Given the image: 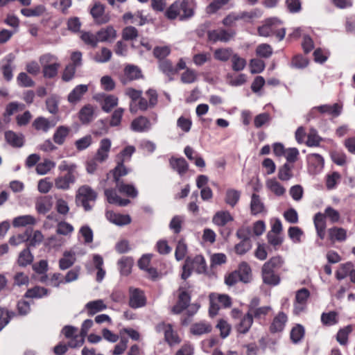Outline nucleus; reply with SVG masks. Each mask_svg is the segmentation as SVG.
Returning a JSON list of instances; mask_svg holds the SVG:
<instances>
[{
	"label": "nucleus",
	"mask_w": 355,
	"mask_h": 355,
	"mask_svg": "<svg viewBox=\"0 0 355 355\" xmlns=\"http://www.w3.org/2000/svg\"><path fill=\"white\" fill-rule=\"evenodd\" d=\"M60 172H66L55 179V187L58 189L68 190L71 184H74L79 176L78 166L75 163L63 160L58 166Z\"/></svg>",
	"instance_id": "1"
},
{
	"label": "nucleus",
	"mask_w": 355,
	"mask_h": 355,
	"mask_svg": "<svg viewBox=\"0 0 355 355\" xmlns=\"http://www.w3.org/2000/svg\"><path fill=\"white\" fill-rule=\"evenodd\" d=\"M282 25V21L277 18L268 19L261 26L258 28V33L262 37L275 35L281 41L286 34V30Z\"/></svg>",
	"instance_id": "2"
},
{
	"label": "nucleus",
	"mask_w": 355,
	"mask_h": 355,
	"mask_svg": "<svg viewBox=\"0 0 355 355\" xmlns=\"http://www.w3.org/2000/svg\"><path fill=\"white\" fill-rule=\"evenodd\" d=\"M195 271L198 274L205 273L207 264L205 259L202 255H196L194 257H187L183 266L182 279H187Z\"/></svg>",
	"instance_id": "3"
},
{
	"label": "nucleus",
	"mask_w": 355,
	"mask_h": 355,
	"mask_svg": "<svg viewBox=\"0 0 355 355\" xmlns=\"http://www.w3.org/2000/svg\"><path fill=\"white\" fill-rule=\"evenodd\" d=\"M235 35V31L232 29L227 30L223 28L207 31V38L209 41L213 43L218 42L227 43L232 40Z\"/></svg>",
	"instance_id": "4"
},
{
	"label": "nucleus",
	"mask_w": 355,
	"mask_h": 355,
	"mask_svg": "<svg viewBox=\"0 0 355 355\" xmlns=\"http://www.w3.org/2000/svg\"><path fill=\"white\" fill-rule=\"evenodd\" d=\"M94 99L101 105L102 110L105 112H110L112 108L118 104V98L112 94L99 93L94 96Z\"/></svg>",
	"instance_id": "5"
},
{
	"label": "nucleus",
	"mask_w": 355,
	"mask_h": 355,
	"mask_svg": "<svg viewBox=\"0 0 355 355\" xmlns=\"http://www.w3.org/2000/svg\"><path fill=\"white\" fill-rule=\"evenodd\" d=\"M310 296V292L306 288H301L296 292L295 302L294 304L295 314H300L304 311L306 306V302Z\"/></svg>",
	"instance_id": "6"
},
{
	"label": "nucleus",
	"mask_w": 355,
	"mask_h": 355,
	"mask_svg": "<svg viewBox=\"0 0 355 355\" xmlns=\"http://www.w3.org/2000/svg\"><path fill=\"white\" fill-rule=\"evenodd\" d=\"M111 145V140L108 138H104L101 140L99 147L94 156L98 163H103L108 159Z\"/></svg>",
	"instance_id": "7"
},
{
	"label": "nucleus",
	"mask_w": 355,
	"mask_h": 355,
	"mask_svg": "<svg viewBox=\"0 0 355 355\" xmlns=\"http://www.w3.org/2000/svg\"><path fill=\"white\" fill-rule=\"evenodd\" d=\"M309 170L311 173H319L324 168V161L323 157L317 153H312L307 155Z\"/></svg>",
	"instance_id": "8"
},
{
	"label": "nucleus",
	"mask_w": 355,
	"mask_h": 355,
	"mask_svg": "<svg viewBox=\"0 0 355 355\" xmlns=\"http://www.w3.org/2000/svg\"><path fill=\"white\" fill-rule=\"evenodd\" d=\"M157 329L164 331L165 340L169 345L172 346L180 343V338L173 330L170 324L162 323L157 326Z\"/></svg>",
	"instance_id": "9"
},
{
	"label": "nucleus",
	"mask_w": 355,
	"mask_h": 355,
	"mask_svg": "<svg viewBox=\"0 0 355 355\" xmlns=\"http://www.w3.org/2000/svg\"><path fill=\"white\" fill-rule=\"evenodd\" d=\"M146 304V298L143 292L137 288H130L129 305L133 309H138Z\"/></svg>",
	"instance_id": "10"
},
{
	"label": "nucleus",
	"mask_w": 355,
	"mask_h": 355,
	"mask_svg": "<svg viewBox=\"0 0 355 355\" xmlns=\"http://www.w3.org/2000/svg\"><path fill=\"white\" fill-rule=\"evenodd\" d=\"M90 13L98 24H104L110 20L108 15L105 14V8L100 3H96L90 10Z\"/></svg>",
	"instance_id": "11"
},
{
	"label": "nucleus",
	"mask_w": 355,
	"mask_h": 355,
	"mask_svg": "<svg viewBox=\"0 0 355 355\" xmlns=\"http://www.w3.org/2000/svg\"><path fill=\"white\" fill-rule=\"evenodd\" d=\"M190 295L187 293L184 288L181 286L180 288V294L178 297V302L176 305L173 308V312L178 314L185 309L190 302Z\"/></svg>",
	"instance_id": "12"
},
{
	"label": "nucleus",
	"mask_w": 355,
	"mask_h": 355,
	"mask_svg": "<svg viewBox=\"0 0 355 355\" xmlns=\"http://www.w3.org/2000/svg\"><path fill=\"white\" fill-rule=\"evenodd\" d=\"M313 223L317 232V235L320 239H324L325 236L326 218L321 212H318L313 217Z\"/></svg>",
	"instance_id": "13"
},
{
	"label": "nucleus",
	"mask_w": 355,
	"mask_h": 355,
	"mask_svg": "<svg viewBox=\"0 0 355 355\" xmlns=\"http://www.w3.org/2000/svg\"><path fill=\"white\" fill-rule=\"evenodd\" d=\"M98 42H112L116 37V31L112 26H107L102 28L97 32Z\"/></svg>",
	"instance_id": "14"
},
{
	"label": "nucleus",
	"mask_w": 355,
	"mask_h": 355,
	"mask_svg": "<svg viewBox=\"0 0 355 355\" xmlns=\"http://www.w3.org/2000/svg\"><path fill=\"white\" fill-rule=\"evenodd\" d=\"M152 124L145 116H139L134 119L131 123V129L135 132H146L151 128Z\"/></svg>",
	"instance_id": "15"
},
{
	"label": "nucleus",
	"mask_w": 355,
	"mask_h": 355,
	"mask_svg": "<svg viewBox=\"0 0 355 355\" xmlns=\"http://www.w3.org/2000/svg\"><path fill=\"white\" fill-rule=\"evenodd\" d=\"M76 198V200H96L97 193L90 186L85 184L78 189Z\"/></svg>",
	"instance_id": "16"
},
{
	"label": "nucleus",
	"mask_w": 355,
	"mask_h": 355,
	"mask_svg": "<svg viewBox=\"0 0 355 355\" xmlns=\"http://www.w3.org/2000/svg\"><path fill=\"white\" fill-rule=\"evenodd\" d=\"M262 279L264 284L270 286H277L280 282L279 276L274 270L268 269L262 266L261 268Z\"/></svg>",
	"instance_id": "17"
},
{
	"label": "nucleus",
	"mask_w": 355,
	"mask_h": 355,
	"mask_svg": "<svg viewBox=\"0 0 355 355\" xmlns=\"http://www.w3.org/2000/svg\"><path fill=\"white\" fill-rule=\"evenodd\" d=\"M169 164L171 167L178 172L180 176L184 175L189 168V165L183 157H171L169 159Z\"/></svg>",
	"instance_id": "18"
},
{
	"label": "nucleus",
	"mask_w": 355,
	"mask_h": 355,
	"mask_svg": "<svg viewBox=\"0 0 355 355\" xmlns=\"http://www.w3.org/2000/svg\"><path fill=\"white\" fill-rule=\"evenodd\" d=\"M266 187L277 197H282L286 192V189L275 178L268 179L266 182Z\"/></svg>",
	"instance_id": "19"
},
{
	"label": "nucleus",
	"mask_w": 355,
	"mask_h": 355,
	"mask_svg": "<svg viewBox=\"0 0 355 355\" xmlns=\"http://www.w3.org/2000/svg\"><path fill=\"white\" fill-rule=\"evenodd\" d=\"M76 262V254L71 250L64 251L63 257L59 260V268L62 270H67Z\"/></svg>",
	"instance_id": "20"
},
{
	"label": "nucleus",
	"mask_w": 355,
	"mask_h": 355,
	"mask_svg": "<svg viewBox=\"0 0 355 355\" xmlns=\"http://www.w3.org/2000/svg\"><path fill=\"white\" fill-rule=\"evenodd\" d=\"M28 234H27V243L28 247H36L42 243L44 236L40 230H33L27 229Z\"/></svg>",
	"instance_id": "21"
},
{
	"label": "nucleus",
	"mask_w": 355,
	"mask_h": 355,
	"mask_svg": "<svg viewBox=\"0 0 355 355\" xmlns=\"http://www.w3.org/2000/svg\"><path fill=\"white\" fill-rule=\"evenodd\" d=\"M342 105L338 103L333 105H322L317 106V109L321 114H328L334 117L338 116L342 112Z\"/></svg>",
	"instance_id": "22"
},
{
	"label": "nucleus",
	"mask_w": 355,
	"mask_h": 355,
	"mask_svg": "<svg viewBox=\"0 0 355 355\" xmlns=\"http://www.w3.org/2000/svg\"><path fill=\"white\" fill-rule=\"evenodd\" d=\"M286 322V315L283 312L279 313L278 315L275 317L270 325L271 332L276 333L282 331L284 329Z\"/></svg>",
	"instance_id": "23"
},
{
	"label": "nucleus",
	"mask_w": 355,
	"mask_h": 355,
	"mask_svg": "<svg viewBox=\"0 0 355 355\" xmlns=\"http://www.w3.org/2000/svg\"><path fill=\"white\" fill-rule=\"evenodd\" d=\"M181 6V20L191 17L194 15L195 1L194 0H183L180 2Z\"/></svg>",
	"instance_id": "24"
},
{
	"label": "nucleus",
	"mask_w": 355,
	"mask_h": 355,
	"mask_svg": "<svg viewBox=\"0 0 355 355\" xmlns=\"http://www.w3.org/2000/svg\"><path fill=\"white\" fill-rule=\"evenodd\" d=\"M88 91V85H77L68 95V101L71 103L79 101L83 96Z\"/></svg>",
	"instance_id": "25"
},
{
	"label": "nucleus",
	"mask_w": 355,
	"mask_h": 355,
	"mask_svg": "<svg viewBox=\"0 0 355 355\" xmlns=\"http://www.w3.org/2000/svg\"><path fill=\"white\" fill-rule=\"evenodd\" d=\"M253 323V318L247 312L240 320V321L236 325L237 331L240 334H245L249 331L250 327Z\"/></svg>",
	"instance_id": "26"
},
{
	"label": "nucleus",
	"mask_w": 355,
	"mask_h": 355,
	"mask_svg": "<svg viewBox=\"0 0 355 355\" xmlns=\"http://www.w3.org/2000/svg\"><path fill=\"white\" fill-rule=\"evenodd\" d=\"M92 262L95 268L97 270L96 279L98 282H101L105 275V270L103 268L104 263L103 259L100 254H94L92 256Z\"/></svg>",
	"instance_id": "27"
},
{
	"label": "nucleus",
	"mask_w": 355,
	"mask_h": 355,
	"mask_svg": "<svg viewBox=\"0 0 355 355\" xmlns=\"http://www.w3.org/2000/svg\"><path fill=\"white\" fill-rule=\"evenodd\" d=\"M330 240L343 242L347 239V230L343 227H333L328 230Z\"/></svg>",
	"instance_id": "28"
},
{
	"label": "nucleus",
	"mask_w": 355,
	"mask_h": 355,
	"mask_svg": "<svg viewBox=\"0 0 355 355\" xmlns=\"http://www.w3.org/2000/svg\"><path fill=\"white\" fill-rule=\"evenodd\" d=\"M125 94L132 101L130 104V112L131 113H136L137 112L136 101L141 96V91L133 88H127L125 91Z\"/></svg>",
	"instance_id": "29"
},
{
	"label": "nucleus",
	"mask_w": 355,
	"mask_h": 355,
	"mask_svg": "<svg viewBox=\"0 0 355 355\" xmlns=\"http://www.w3.org/2000/svg\"><path fill=\"white\" fill-rule=\"evenodd\" d=\"M191 333L196 336L208 334L211 331V325L207 322L194 323L190 328Z\"/></svg>",
	"instance_id": "30"
},
{
	"label": "nucleus",
	"mask_w": 355,
	"mask_h": 355,
	"mask_svg": "<svg viewBox=\"0 0 355 355\" xmlns=\"http://www.w3.org/2000/svg\"><path fill=\"white\" fill-rule=\"evenodd\" d=\"M5 139L13 147L19 148L24 145V136L18 135L13 131L6 132Z\"/></svg>",
	"instance_id": "31"
},
{
	"label": "nucleus",
	"mask_w": 355,
	"mask_h": 355,
	"mask_svg": "<svg viewBox=\"0 0 355 355\" xmlns=\"http://www.w3.org/2000/svg\"><path fill=\"white\" fill-rule=\"evenodd\" d=\"M94 116V107L89 104L85 105L79 112V119L83 123H88Z\"/></svg>",
	"instance_id": "32"
},
{
	"label": "nucleus",
	"mask_w": 355,
	"mask_h": 355,
	"mask_svg": "<svg viewBox=\"0 0 355 355\" xmlns=\"http://www.w3.org/2000/svg\"><path fill=\"white\" fill-rule=\"evenodd\" d=\"M234 53L231 48H218L214 51V58L220 62H227L232 58Z\"/></svg>",
	"instance_id": "33"
},
{
	"label": "nucleus",
	"mask_w": 355,
	"mask_h": 355,
	"mask_svg": "<svg viewBox=\"0 0 355 355\" xmlns=\"http://www.w3.org/2000/svg\"><path fill=\"white\" fill-rule=\"evenodd\" d=\"M238 272L240 281L244 283H248L250 281L252 277V271L250 266L245 263H241L238 270H235Z\"/></svg>",
	"instance_id": "34"
},
{
	"label": "nucleus",
	"mask_w": 355,
	"mask_h": 355,
	"mask_svg": "<svg viewBox=\"0 0 355 355\" xmlns=\"http://www.w3.org/2000/svg\"><path fill=\"white\" fill-rule=\"evenodd\" d=\"M89 315H93L98 312L105 310L107 306L102 300L90 301L85 305Z\"/></svg>",
	"instance_id": "35"
},
{
	"label": "nucleus",
	"mask_w": 355,
	"mask_h": 355,
	"mask_svg": "<svg viewBox=\"0 0 355 355\" xmlns=\"http://www.w3.org/2000/svg\"><path fill=\"white\" fill-rule=\"evenodd\" d=\"M36 223L35 218L31 215H23L15 217L12 220V225L15 227H26L33 225Z\"/></svg>",
	"instance_id": "36"
},
{
	"label": "nucleus",
	"mask_w": 355,
	"mask_h": 355,
	"mask_svg": "<svg viewBox=\"0 0 355 355\" xmlns=\"http://www.w3.org/2000/svg\"><path fill=\"white\" fill-rule=\"evenodd\" d=\"M80 275V268L76 267L68 271L64 279H60L59 282L53 284L54 287H59L62 284H68L74 282L78 279Z\"/></svg>",
	"instance_id": "37"
},
{
	"label": "nucleus",
	"mask_w": 355,
	"mask_h": 355,
	"mask_svg": "<svg viewBox=\"0 0 355 355\" xmlns=\"http://www.w3.org/2000/svg\"><path fill=\"white\" fill-rule=\"evenodd\" d=\"M15 59V56L12 54H9L6 58V63L2 67V73L4 78L7 81H10L12 78V71L14 69V66L12 65V63Z\"/></svg>",
	"instance_id": "38"
},
{
	"label": "nucleus",
	"mask_w": 355,
	"mask_h": 355,
	"mask_svg": "<svg viewBox=\"0 0 355 355\" xmlns=\"http://www.w3.org/2000/svg\"><path fill=\"white\" fill-rule=\"evenodd\" d=\"M69 132V128L64 125L59 126L53 137L54 142L58 145L63 144Z\"/></svg>",
	"instance_id": "39"
},
{
	"label": "nucleus",
	"mask_w": 355,
	"mask_h": 355,
	"mask_svg": "<svg viewBox=\"0 0 355 355\" xmlns=\"http://www.w3.org/2000/svg\"><path fill=\"white\" fill-rule=\"evenodd\" d=\"M55 125L51 123L47 119L40 116L36 118L33 122V126L38 131L46 132L49 130L53 127Z\"/></svg>",
	"instance_id": "40"
},
{
	"label": "nucleus",
	"mask_w": 355,
	"mask_h": 355,
	"mask_svg": "<svg viewBox=\"0 0 355 355\" xmlns=\"http://www.w3.org/2000/svg\"><path fill=\"white\" fill-rule=\"evenodd\" d=\"M233 218L228 211H220L215 214L212 222L218 226H224Z\"/></svg>",
	"instance_id": "41"
},
{
	"label": "nucleus",
	"mask_w": 355,
	"mask_h": 355,
	"mask_svg": "<svg viewBox=\"0 0 355 355\" xmlns=\"http://www.w3.org/2000/svg\"><path fill=\"white\" fill-rule=\"evenodd\" d=\"M341 181V175L336 171L329 173L326 175V187L327 189H335Z\"/></svg>",
	"instance_id": "42"
},
{
	"label": "nucleus",
	"mask_w": 355,
	"mask_h": 355,
	"mask_svg": "<svg viewBox=\"0 0 355 355\" xmlns=\"http://www.w3.org/2000/svg\"><path fill=\"white\" fill-rule=\"evenodd\" d=\"M141 76L140 69L134 65H128L124 69L125 80L123 83H125L126 80H133L138 79Z\"/></svg>",
	"instance_id": "43"
},
{
	"label": "nucleus",
	"mask_w": 355,
	"mask_h": 355,
	"mask_svg": "<svg viewBox=\"0 0 355 355\" xmlns=\"http://www.w3.org/2000/svg\"><path fill=\"white\" fill-rule=\"evenodd\" d=\"M159 68L162 73L170 77L171 79V76L177 73V69H175L169 60H160L159 62Z\"/></svg>",
	"instance_id": "44"
},
{
	"label": "nucleus",
	"mask_w": 355,
	"mask_h": 355,
	"mask_svg": "<svg viewBox=\"0 0 355 355\" xmlns=\"http://www.w3.org/2000/svg\"><path fill=\"white\" fill-rule=\"evenodd\" d=\"M165 15L169 19H175L178 17H179L181 19L182 13L180 2L176 1L173 4H171L166 10Z\"/></svg>",
	"instance_id": "45"
},
{
	"label": "nucleus",
	"mask_w": 355,
	"mask_h": 355,
	"mask_svg": "<svg viewBox=\"0 0 355 355\" xmlns=\"http://www.w3.org/2000/svg\"><path fill=\"white\" fill-rule=\"evenodd\" d=\"M284 259L281 256H275L271 257L268 261H266L263 267L272 270H275L281 268L284 264Z\"/></svg>",
	"instance_id": "46"
},
{
	"label": "nucleus",
	"mask_w": 355,
	"mask_h": 355,
	"mask_svg": "<svg viewBox=\"0 0 355 355\" xmlns=\"http://www.w3.org/2000/svg\"><path fill=\"white\" fill-rule=\"evenodd\" d=\"M33 260V256L28 248H26L19 253L17 259V263L19 266L24 267L31 264Z\"/></svg>",
	"instance_id": "47"
},
{
	"label": "nucleus",
	"mask_w": 355,
	"mask_h": 355,
	"mask_svg": "<svg viewBox=\"0 0 355 355\" xmlns=\"http://www.w3.org/2000/svg\"><path fill=\"white\" fill-rule=\"evenodd\" d=\"M352 269L353 264L351 262L340 264L336 272V278L338 280L345 279L347 275H350Z\"/></svg>",
	"instance_id": "48"
},
{
	"label": "nucleus",
	"mask_w": 355,
	"mask_h": 355,
	"mask_svg": "<svg viewBox=\"0 0 355 355\" xmlns=\"http://www.w3.org/2000/svg\"><path fill=\"white\" fill-rule=\"evenodd\" d=\"M198 79V73L196 70L187 68V69L181 74L180 80L184 84H191Z\"/></svg>",
	"instance_id": "49"
},
{
	"label": "nucleus",
	"mask_w": 355,
	"mask_h": 355,
	"mask_svg": "<svg viewBox=\"0 0 355 355\" xmlns=\"http://www.w3.org/2000/svg\"><path fill=\"white\" fill-rule=\"evenodd\" d=\"M55 166V163L49 159H44L42 162H40L36 166V172L39 175H45L48 173L52 168Z\"/></svg>",
	"instance_id": "50"
},
{
	"label": "nucleus",
	"mask_w": 355,
	"mask_h": 355,
	"mask_svg": "<svg viewBox=\"0 0 355 355\" xmlns=\"http://www.w3.org/2000/svg\"><path fill=\"white\" fill-rule=\"evenodd\" d=\"M48 295V290L44 287L35 286L28 289L25 293L26 297L41 298Z\"/></svg>",
	"instance_id": "51"
},
{
	"label": "nucleus",
	"mask_w": 355,
	"mask_h": 355,
	"mask_svg": "<svg viewBox=\"0 0 355 355\" xmlns=\"http://www.w3.org/2000/svg\"><path fill=\"white\" fill-rule=\"evenodd\" d=\"M118 264L121 274L127 275L131 272L133 259L131 257H125L119 261Z\"/></svg>",
	"instance_id": "52"
},
{
	"label": "nucleus",
	"mask_w": 355,
	"mask_h": 355,
	"mask_svg": "<svg viewBox=\"0 0 355 355\" xmlns=\"http://www.w3.org/2000/svg\"><path fill=\"white\" fill-rule=\"evenodd\" d=\"M135 151V148L132 146L125 147L116 157V162L124 163L130 160L132 154Z\"/></svg>",
	"instance_id": "53"
},
{
	"label": "nucleus",
	"mask_w": 355,
	"mask_h": 355,
	"mask_svg": "<svg viewBox=\"0 0 355 355\" xmlns=\"http://www.w3.org/2000/svg\"><path fill=\"white\" fill-rule=\"evenodd\" d=\"M293 166H290L288 163L284 164L279 168L278 178L282 181H288L291 179L293 175Z\"/></svg>",
	"instance_id": "54"
},
{
	"label": "nucleus",
	"mask_w": 355,
	"mask_h": 355,
	"mask_svg": "<svg viewBox=\"0 0 355 355\" xmlns=\"http://www.w3.org/2000/svg\"><path fill=\"white\" fill-rule=\"evenodd\" d=\"M231 62L232 68L235 71H241L243 70L246 66V60L237 53L233 54Z\"/></svg>",
	"instance_id": "55"
},
{
	"label": "nucleus",
	"mask_w": 355,
	"mask_h": 355,
	"mask_svg": "<svg viewBox=\"0 0 355 355\" xmlns=\"http://www.w3.org/2000/svg\"><path fill=\"white\" fill-rule=\"evenodd\" d=\"M24 108L25 105L23 103L18 102L10 103L6 107L4 117H9L17 112L23 110Z\"/></svg>",
	"instance_id": "56"
},
{
	"label": "nucleus",
	"mask_w": 355,
	"mask_h": 355,
	"mask_svg": "<svg viewBox=\"0 0 355 355\" xmlns=\"http://www.w3.org/2000/svg\"><path fill=\"white\" fill-rule=\"evenodd\" d=\"M116 166L113 169V178L115 181H119L122 176L126 175L130 172V169L125 166L124 163L116 162Z\"/></svg>",
	"instance_id": "57"
},
{
	"label": "nucleus",
	"mask_w": 355,
	"mask_h": 355,
	"mask_svg": "<svg viewBox=\"0 0 355 355\" xmlns=\"http://www.w3.org/2000/svg\"><path fill=\"white\" fill-rule=\"evenodd\" d=\"M44 12L45 8L41 5L33 8H24L21 10V14L27 17L40 16Z\"/></svg>",
	"instance_id": "58"
},
{
	"label": "nucleus",
	"mask_w": 355,
	"mask_h": 355,
	"mask_svg": "<svg viewBox=\"0 0 355 355\" xmlns=\"http://www.w3.org/2000/svg\"><path fill=\"white\" fill-rule=\"evenodd\" d=\"M352 329L351 326H347L343 329H340L336 335V340L341 345H345L348 341V336L352 332Z\"/></svg>",
	"instance_id": "59"
},
{
	"label": "nucleus",
	"mask_w": 355,
	"mask_h": 355,
	"mask_svg": "<svg viewBox=\"0 0 355 355\" xmlns=\"http://www.w3.org/2000/svg\"><path fill=\"white\" fill-rule=\"evenodd\" d=\"M304 336V329L300 324H297L291 331V339L293 343H299Z\"/></svg>",
	"instance_id": "60"
},
{
	"label": "nucleus",
	"mask_w": 355,
	"mask_h": 355,
	"mask_svg": "<svg viewBox=\"0 0 355 355\" xmlns=\"http://www.w3.org/2000/svg\"><path fill=\"white\" fill-rule=\"evenodd\" d=\"M326 218L329 219L332 223H336L340 221V214L338 211L332 208L331 207H327L324 209L323 214Z\"/></svg>",
	"instance_id": "61"
},
{
	"label": "nucleus",
	"mask_w": 355,
	"mask_h": 355,
	"mask_svg": "<svg viewBox=\"0 0 355 355\" xmlns=\"http://www.w3.org/2000/svg\"><path fill=\"white\" fill-rule=\"evenodd\" d=\"M256 54L259 57L268 58L272 54V49L268 44H261L257 46Z\"/></svg>",
	"instance_id": "62"
},
{
	"label": "nucleus",
	"mask_w": 355,
	"mask_h": 355,
	"mask_svg": "<svg viewBox=\"0 0 355 355\" xmlns=\"http://www.w3.org/2000/svg\"><path fill=\"white\" fill-rule=\"evenodd\" d=\"M322 322L328 326L336 324L338 322L337 313L335 311L323 313L321 315Z\"/></svg>",
	"instance_id": "63"
},
{
	"label": "nucleus",
	"mask_w": 355,
	"mask_h": 355,
	"mask_svg": "<svg viewBox=\"0 0 355 355\" xmlns=\"http://www.w3.org/2000/svg\"><path fill=\"white\" fill-rule=\"evenodd\" d=\"M288 235L293 243H299L301 242L303 231L298 227H291L288 230Z\"/></svg>",
	"instance_id": "64"
}]
</instances>
